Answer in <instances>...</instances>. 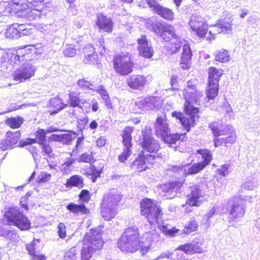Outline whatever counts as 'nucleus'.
<instances>
[{"label":"nucleus","instance_id":"f257e3e1","mask_svg":"<svg viewBox=\"0 0 260 260\" xmlns=\"http://www.w3.org/2000/svg\"><path fill=\"white\" fill-rule=\"evenodd\" d=\"M183 94L185 100L184 110L186 116H184L181 112L176 111L173 112L172 116L179 120L184 128L189 132L191 128L195 126L196 121L199 118V109L194 107L192 104L199 105L200 100L203 96V93L197 91L194 85H188L183 90Z\"/></svg>","mask_w":260,"mask_h":260},{"label":"nucleus","instance_id":"f03ea898","mask_svg":"<svg viewBox=\"0 0 260 260\" xmlns=\"http://www.w3.org/2000/svg\"><path fill=\"white\" fill-rule=\"evenodd\" d=\"M37 56V49L34 46L28 45L19 48L14 56L16 61L23 62L15 71L14 79L16 81L23 82L30 79L35 73L36 66H32L28 61L35 59Z\"/></svg>","mask_w":260,"mask_h":260},{"label":"nucleus","instance_id":"7ed1b4c3","mask_svg":"<svg viewBox=\"0 0 260 260\" xmlns=\"http://www.w3.org/2000/svg\"><path fill=\"white\" fill-rule=\"evenodd\" d=\"M155 131L156 134L160 136L164 142L175 151L183 152L184 150V136L180 134H171L167 118L158 117L156 119Z\"/></svg>","mask_w":260,"mask_h":260},{"label":"nucleus","instance_id":"20e7f679","mask_svg":"<svg viewBox=\"0 0 260 260\" xmlns=\"http://www.w3.org/2000/svg\"><path fill=\"white\" fill-rule=\"evenodd\" d=\"M104 244L101 232L91 229L85 235L80 251V260H90L94 253L99 251Z\"/></svg>","mask_w":260,"mask_h":260},{"label":"nucleus","instance_id":"39448f33","mask_svg":"<svg viewBox=\"0 0 260 260\" xmlns=\"http://www.w3.org/2000/svg\"><path fill=\"white\" fill-rule=\"evenodd\" d=\"M121 199L120 193L112 189L105 193L101 204V213L107 221L114 218L117 214V206Z\"/></svg>","mask_w":260,"mask_h":260},{"label":"nucleus","instance_id":"423d86ee","mask_svg":"<svg viewBox=\"0 0 260 260\" xmlns=\"http://www.w3.org/2000/svg\"><path fill=\"white\" fill-rule=\"evenodd\" d=\"M138 228L135 226L126 229L118 241L117 246L122 251L134 252L140 246Z\"/></svg>","mask_w":260,"mask_h":260},{"label":"nucleus","instance_id":"0eeeda50","mask_svg":"<svg viewBox=\"0 0 260 260\" xmlns=\"http://www.w3.org/2000/svg\"><path fill=\"white\" fill-rule=\"evenodd\" d=\"M141 214L145 216L151 225L160 223L162 219L163 212L156 202L145 199L141 203Z\"/></svg>","mask_w":260,"mask_h":260},{"label":"nucleus","instance_id":"6e6552de","mask_svg":"<svg viewBox=\"0 0 260 260\" xmlns=\"http://www.w3.org/2000/svg\"><path fill=\"white\" fill-rule=\"evenodd\" d=\"M4 216L10 225H15L21 231L28 230L30 228V221L18 207H10Z\"/></svg>","mask_w":260,"mask_h":260},{"label":"nucleus","instance_id":"1a4fd4ad","mask_svg":"<svg viewBox=\"0 0 260 260\" xmlns=\"http://www.w3.org/2000/svg\"><path fill=\"white\" fill-rule=\"evenodd\" d=\"M197 153L202 156L203 161L194 163L192 165H186L183 168V173L185 175H194L203 170L206 166L208 165L212 159V154L208 149H199Z\"/></svg>","mask_w":260,"mask_h":260},{"label":"nucleus","instance_id":"9d476101","mask_svg":"<svg viewBox=\"0 0 260 260\" xmlns=\"http://www.w3.org/2000/svg\"><path fill=\"white\" fill-rule=\"evenodd\" d=\"M114 69L121 76L128 75L133 72V63L128 53H122L113 59Z\"/></svg>","mask_w":260,"mask_h":260},{"label":"nucleus","instance_id":"9b49d317","mask_svg":"<svg viewBox=\"0 0 260 260\" xmlns=\"http://www.w3.org/2000/svg\"><path fill=\"white\" fill-rule=\"evenodd\" d=\"M189 24L192 32L197 37L200 38L205 37L208 29V25L204 17L197 14H193L191 16Z\"/></svg>","mask_w":260,"mask_h":260},{"label":"nucleus","instance_id":"f8f14e48","mask_svg":"<svg viewBox=\"0 0 260 260\" xmlns=\"http://www.w3.org/2000/svg\"><path fill=\"white\" fill-rule=\"evenodd\" d=\"M133 130V127L126 126L122 132V143L124 148L122 153L118 155V160L121 162H124L132 154V137L131 133Z\"/></svg>","mask_w":260,"mask_h":260},{"label":"nucleus","instance_id":"ddd939ff","mask_svg":"<svg viewBox=\"0 0 260 260\" xmlns=\"http://www.w3.org/2000/svg\"><path fill=\"white\" fill-rule=\"evenodd\" d=\"M229 208V221H233L243 216L245 212L244 201L240 198H235Z\"/></svg>","mask_w":260,"mask_h":260},{"label":"nucleus","instance_id":"4468645a","mask_svg":"<svg viewBox=\"0 0 260 260\" xmlns=\"http://www.w3.org/2000/svg\"><path fill=\"white\" fill-rule=\"evenodd\" d=\"M142 138L140 139L139 144L143 149L150 153L156 152L160 148L158 142L146 132H142Z\"/></svg>","mask_w":260,"mask_h":260},{"label":"nucleus","instance_id":"2eb2a0df","mask_svg":"<svg viewBox=\"0 0 260 260\" xmlns=\"http://www.w3.org/2000/svg\"><path fill=\"white\" fill-rule=\"evenodd\" d=\"M155 158L154 155H144L142 150L136 158L131 165V168L133 171L141 172L145 171L148 168V164Z\"/></svg>","mask_w":260,"mask_h":260},{"label":"nucleus","instance_id":"dca6fc26","mask_svg":"<svg viewBox=\"0 0 260 260\" xmlns=\"http://www.w3.org/2000/svg\"><path fill=\"white\" fill-rule=\"evenodd\" d=\"M206 184H196L190 187V193L187 196L186 205L189 206H199L198 200L205 193Z\"/></svg>","mask_w":260,"mask_h":260},{"label":"nucleus","instance_id":"f3484780","mask_svg":"<svg viewBox=\"0 0 260 260\" xmlns=\"http://www.w3.org/2000/svg\"><path fill=\"white\" fill-rule=\"evenodd\" d=\"M135 104L143 111H148L158 109L162 104V101L158 96H148L136 101Z\"/></svg>","mask_w":260,"mask_h":260},{"label":"nucleus","instance_id":"a211bd4d","mask_svg":"<svg viewBox=\"0 0 260 260\" xmlns=\"http://www.w3.org/2000/svg\"><path fill=\"white\" fill-rule=\"evenodd\" d=\"M15 9L21 13V16L26 20L32 21L39 20L41 16L42 11L38 9H31L28 7L23 9L22 5H16Z\"/></svg>","mask_w":260,"mask_h":260},{"label":"nucleus","instance_id":"6ab92c4d","mask_svg":"<svg viewBox=\"0 0 260 260\" xmlns=\"http://www.w3.org/2000/svg\"><path fill=\"white\" fill-rule=\"evenodd\" d=\"M182 185L183 183L181 182H172L164 184L162 186L163 196L168 199L175 198Z\"/></svg>","mask_w":260,"mask_h":260},{"label":"nucleus","instance_id":"aec40b11","mask_svg":"<svg viewBox=\"0 0 260 260\" xmlns=\"http://www.w3.org/2000/svg\"><path fill=\"white\" fill-rule=\"evenodd\" d=\"M139 54L145 58H150L152 57L154 51L145 36H142L137 40Z\"/></svg>","mask_w":260,"mask_h":260},{"label":"nucleus","instance_id":"412c9836","mask_svg":"<svg viewBox=\"0 0 260 260\" xmlns=\"http://www.w3.org/2000/svg\"><path fill=\"white\" fill-rule=\"evenodd\" d=\"M209 127L215 137L226 136L231 133H235L232 126L223 125L220 122H212L209 124Z\"/></svg>","mask_w":260,"mask_h":260},{"label":"nucleus","instance_id":"4be33fe9","mask_svg":"<svg viewBox=\"0 0 260 260\" xmlns=\"http://www.w3.org/2000/svg\"><path fill=\"white\" fill-rule=\"evenodd\" d=\"M146 77L142 75H132L125 80L127 85L133 89H141L146 82Z\"/></svg>","mask_w":260,"mask_h":260},{"label":"nucleus","instance_id":"5701e85b","mask_svg":"<svg viewBox=\"0 0 260 260\" xmlns=\"http://www.w3.org/2000/svg\"><path fill=\"white\" fill-rule=\"evenodd\" d=\"M232 30V24L231 23L222 21L218 24L214 25L212 29L209 31L210 37H207V39L210 41L214 39L215 35L220 33L229 34Z\"/></svg>","mask_w":260,"mask_h":260},{"label":"nucleus","instance_id":"b1692460","mask_svg":"<svg viewBox=\"0 0 260 260\" xmlns=\"http://www.w3.org/2000/svg\"><path fill=\"white\" fill-rule=\"evenodd\" d=\"M150 29L156 34L160 35L162 37L166 32L170 35H174V28L172 26L161 22H157L151 24Z\"/></svg>","mask_w":260,"mask_h":260},{"label":"nucleus","instance_id":"393cba45","mask_svg":"<svg viewBox=\"0 0 260 260\" xmlns=\"http://www.w3.org/2000/svg\"><path fill=\"white\" fill-rule=\"evenodd\" d=\"M96 24L100 29L107 32H110L113 29V22L110 17L99 14L97 16Z\"/></svg>","mask_w":260,"mask_h":260},{"label":"nucleus","instance_id":"a878e982","mask_svg":"<svg viewBox=\"0 0 260 260\" xmlns=\"http://www.w3.org/2000/svg\"><path fill=\"white\" fill-rule=\"evenodd\" d=\"M84 58L83 60L85 63L98 64V55L94 52V48L93 46L88 45L83 48Z\"/></svg>","mask_w":260,"mask_h":260},{"label":"nucleus","instance_id":"bb28decb","mask_svg":"<svg viewBox=\"0 0 260 260\" xmlns=\"http://www.w3.org/2000/svg\"><path fill=\"white\" fill-rule=\"evenodd\" d=\"M192 52L189 44L185 43L183 46V51L180 58L181 67L184 69H187L190 64Z\"/></svg>","mask_w":260,"mask_h":260},{"label":"nucleus","instance_id":"cd10ccee","mask_svg":"<svg viewBox=\"0 0 260 260\" xmlns=\"http://www.w3.org/2000/svg\"><path fill=\"white\" fill-rule=\"evenodd\" d=\"M46 132L45 129L39 128L36 133V139H27L24 142V144L21 145L23 146L26 145H30L36 142H38L39 145L47 142Z\"/></svg>","mask_w":260,"mask_h":260},{"label":"nucleus","instance_id":"c85d7f7f","mask_svg":"<svg viewBox=\"0 0 260 260\" xmlns=\"http://www.w3.org/2000/svg\"><path fill=\"white\" fill-rule=\"evenodd\" d=\"M66 208L69 211L75 214H86L89 213V210L83 204H76L70 203L66 206Z\"/></svg>","mask_w":260,"mask_h":260},{"label":"nucleus","instance_id":"c756f323","mask_svg":"<svg viewBox=\"0 0 260 260\" xmlns=\"http://www.w3.org/2000/svg\"><path fill=\"white\" fill-rule=\"evenodd\" d=\"M158 234L157 233L154 232H146L145 233L141 241L142 247H149L152 242L157 239Z\"/></svg>","mask_w":260,"mask_h":260},{"label":"nucleus","instance_id":"7c9ffc66","mask_svg":"<svg viewBox=\"0 0 260 260\" xmlns=\"http://www.w3.org/2000/svg\"><path fill=\"white\" fill-rule=\"evenodd\" d=\"M236 139L235 133H231L227 137L214 139V145L216 147L220 145L226 146L227 144H233L235 142Z\"/></svg>","mask_w":260,"mask_h":260},{"label":"nucleus","instance_id":"2f4dec72","mask_svg":"<svg viewBox=\"0 0 260 260\" xmlns=\"http://www.w3.org/2000/svg\"><path fill=\"white\" fill-rule=\"evenodd\" d=\"M208 82L218 84L221 76L222 75V71L218 70L215 67H210L208 72Z\"/></svg>","mask_w":260,"mask_h":260},{"label":"nucleus","instance_id":"473e14b6","mask_svg":"<svg viewBox=\"0 0 260 260\" xmlns=\"http://www.w3.org/2000/svg\"><path fill=\"white\" fill-rule=\"evenodd\" d=\"M21 137L20 131L12 132H8L6 134V139L7 140L8 145L10 146L11 149L14 148L17 144Z\"/></svg>","mask_w":260,"mask_h":260},{"label":"nucleus","instance_id":"72a5a7b5","mask_svg":"<svg viewBox=\"0 0 260 260\" xmlns=\"http://www.w3.org/2000/svg\"><path fill=\"white\" fill-rule=\"evenodd\" d=\"M65 185L68 187H78L80 188H82L84 185L83 178L78 175H73L67 180Z\"/></svg>","mask_w":260,"mask_h":260},{"label":"nucleus","instance_id":"f704fd0d","mask_svg":"<svg viewBox=\"0 0 260 260\" xmlns=\"http://www.w3.org/2000/svg\"><path fill=\"white\" fill-rule=\"evenodd\" d=\"M156 224L161 232L170 236H173L178 231L175 228H173L170 224L165 223L163 219L160 220V223Z\"/></svg>","mask_w":260,"mask_h":260},{"label":"nucleus","instance_id":"c9c22d12","mask_svg":"<svg viewBox=\"0 0 260 260\" xmlns=\"http://www.w3.org/2000/svg\"><path fill=\"white\" fill-rule=\"evenodd\" d=\"M79 93L70 91L69 93V103L71 107L81 108Z\"/></svg>","mask_w":260,"mask_h":260},{"label":"nucleus","instance_id":"e433bc0d","mask_svg":"<svg viewBox=\"0 0 260 260\" xmlns=\"http://www.w3.org/2000/svg\"><path fill=\"white\" fill-rule=\"evenodd\" d=\"M173 38L171 39V47L170 51L172 54L176 53L181 46V42L179 37L174 31V35H171Z\"/></svg>","mask_w":260,"mask_h":260},{"label":"nucleus","instance_id":"4c0bfd02","mask_svg":"<svg viewBox=\"0 0 260 260\" xmlns=\"http://www.w3.org/2000/svg\"><path fill=\"white\" fill-rule=\"evenodd\" d=\"M218 86V84L208 82L207 96L209 99L213 100L217 95L219 89Z\"/></svg>","mask_w":260,"mask_h":260},{"label":"nucleus","instance_id":"58836bf2","mask_svg":"<svg viewBox=\"0 0 260 260\" xmlns=\"http://www.w3.org/2000/svg\"><path fill=\"white\" fill-rule=\"evenodd\" d=\"M23 119L21 117H15L8 118L6 121L7 124L12 128H18L23 123Z\"/></svg>","mask_w":260,"mask_h":260},{"label":"nucleus","instance_id":"ea45409f","mask_svg":"<svg viewBox=\"0 0 260 260\" xmlns=\"http://www.w3.org/2000/svg\"><path fill=\"white\" fill-rule=\"evenodd\" d=\"M19 32L15 24H13L7 29L5 34L7 38L18 39L21 37V35H20Z\"/></svg>","mask_w":260,"mask_h":260},{"label":"nucleus","instance_id":"a19ab883","mask_svg":"<svg viewBox=\"0 0 260 260\" xmlns=\"http://www.w3.org/2000/svg\"><path fill=\"white\" fill-rule=\"evenodd\" d=\"M215 60L221 62H226L230 60L228 51L221 49L215 52Z\"/></svg>","mask_w":260,"mask_h":260},{"label":"nucleus","instance_id":"79ce46f5","mask_svg":"<svg viewBox=\"0 0 260 260\" xmlns=\"http://www.w3.org/2000/svg\"><path fill=\"white\" fill-rule=\"evenodd\" d=\"M43 155L48 156L52 157L53 155L52 153V149L49 144L48 143L47 141L43 143V144H40Z\"/></svg>","mask_w":260,"mask_h":260},{"label":"nucleus","instance_id":"37998d69","mask_svg":"<svg viewBox=\"0 0 260 260\" xmlns=\"http://www.w3.org/2000/svg\"><path fill=\"white\" fill-rule=\"evenodd\" d=\"M198 227V222L194 220L189 221L187 225L184 227L183 232L185 234H189L190 233L196 231Z\"/></svg>","mask_w":260,"mask_h":260},{"label":"nucleus","instance_id":"c03bdc74","mask_svg":"<svg viewBox=\"0 0 260 260\" xmlns=\"http://www.w3.org/2000/svg\"><path fill=\"white\" fill-rule=\"evenodd\" d=\"M78 85L82 89H90L95 90V89L92 88V84L90 82L85 80L84 79H79L77 82Z\"/></svg>","mask_w":260,"mask_h":260},{"label":"nucleus","instance_id":"a18cd8bd","mask_svg":"<svg viewBox=\"0 0 260 260\" xmlns=\"http://www.w3.org/2000/svg\"><path fill=\"white\" fill-rule=\"evenodd\" d=\"M76 246L72 247L64 256L65 260H76L77 253Z\"/></svg>","mask_w":260,"mask_h":260},{"label":"nucleus","instance_id":"49530a36","mask_svg":"<svg viewBox=\"0 0 260 260\" xmlns=\"http://www.w3.org/2000/svg\"><path fill=\"white\" fill-rule=\"evenodd\" d=\"M193 246L191 243H187L183 245H180L176 249V251L181 250L184 251L187 254L193 253Z\"/></svg>","mask_w":260,"mask_h":260},{"label":"nucleus","instance_id":"de8ad7c7","mask_svg":"<svg viewBox=\"0 0 260 260\" xmlns=\"http://www.w3.org/2000/svg\"><path fill=\"white\" fill-rule=\"evenodd\" d=\"M93 159L92 155L87 153H83L78 159V161L90 163Z\"/></svg>","mask_w":260,"mask_h":260},{"label":"nucleus","instance_id":"09e8293b","mask_svg":"<svg viewBox=\"0 0 260 260\" xmlns=\"http://www.w3.org/2000/svg\"><path fill=\"white\" fill-rule=\"evenodd\" d=\"M76 49L72 46H69L66 48L63 51L64 56L72 57L76 55Z\"/></svg>","mask_w":260,"mask_h":260},{"label":"nucleus","instance_id":"8fccbe9b","mask_svg":"<svg viewBox=\"0 0 260 260\" xmlns=\"http://www.w3.org/2000/svg\"><path fill=\"white\" fill-rule=\"evenodd\" d=\"M79 198L83 202H88L90 199L89 191L85 189L82 190L79 194Z\"/></svg>","mask_w":260,"mask_h":260},{"label":"nucleus","instance_id":"3c124183","mask_svg":"<svg viewBox=\"0 0 260 260\" xmlns=\"http://www.w3.org/2000/svg\"><path fill=\"white\" fill-rule=\"evenodd\" d=\"M58 233L60 238H64L66 236V226L63 223H59L58 225Z\"/></svg>","mask_w":260,"mask_h":260},{"label":"nucleus","instance_id":"603ef678","mask_svg":"<svg viewBox=\"0 0 260 260\" xmlns=\"http://www.w3.org/2000/svg\"><path fill=\"white\" fill-rule=\"evenodd\" d=\"M36 244L35 241H33L29 244L26 245V249L28 251L29 253L31 255H34L36 254Z\"/></svg>","mask_w":260,"mask_h":260},{"label":"nucleus","instance_id":"864d4df0","mask_svg":"<svg viewBox=\"0 0 260 260\" xmlns=\"http://www.w3.org/2000/svg\"><path fill=\"white\" fill-rule=\"evenodd\" d=\"M229 168V165L224 164L217 169V172L219 174L222 176H225L229 173L228 170Z\"/></svg>","mask_w":260,"mask_h":260},{"label":"nucleus","instance_id":"5fc2aeb1","mask_svg":"<svg viewBox=\"0 0 260 260\" xmlns=\"http://www.w3.org/2000/svg\"><path fill=\"white\" fill-rule=\"evenodd\" d=\"M101 171L98 170L94 166L91 169V179L93 182H95L96 179L100 176Z\"/></svg>","mask_w":260,"mask_h":260},{"label":"nucleus","instance_id":"6e6d98bb","mask_svg":"<svg viewBox=\"0 0 260 260\" xmlns=\"http://www.w3.org/2000/svg\"><path fill=\"white\" fill-rule=\"evenodd\" d=\"M191 245L193 246L192 248L193 249V253H199L201 251V245L202 243L199 242L197 240H194L191 242Z\"/></svg>","mask_w":260,"mask_h":260},{"label":"nucleus","instance_id":"4d7b16f0","mask_svg":"<svg viewBox=\"0 0 260 260\" xmlns=\"http://www.w3.org/2000/svg\"><path fill=\"white\" fill-rule=\"evenodd\" d=\"M222 108L225 112L226 115L231 116V113H233V110L230 104L227 101L224 102Z\"/></svg>","mask_w":260,"mask_h":260},{"label":"nucleus","instance_id":"13d9d810","mask_svg":"<svg viewBox=\"0 0 260 260\" xmlns=\"http://www.w3.org/2000/svg\"><path fill=\"white\" fill-rule=\"evenodd\" d=\"M88 118L87 117H84L82 118L79 119L78 120V128L82 131V129L84 128L86 124L88 122Z\"/></svg>","mask_w":260,"mask_h":260},{"label":"nucleus","instance_id":"bf43d9fd","mask_svg":"<svg viewBox=\"0 0 260 260\" xmlns=\"http://www.w3.org/2000/svg\"><path fill=\"white\" fill-rule=\"evenodd\" d=\"M44 1V0H26L24 3L25 4V5H23V4H22L21 3H20V4L22 5V8L24 9V8L28 7L29 4L36 6L37 5L36 3L39 2L42 3Z\"/></svg>","mask_w":260,"mask_h":260},{"label":"nucleus","instance_id":"052dcab7","mask_svg":"<svg viewBox=\"0 0 260 260\" xmlns=\"http://www.w3.org/2000/svg\"><path fill=\"white\" fill-rule=\"evenodd\" d=\"M73 138L72 135L69 134H62V140L61 142L69 144L71 141L73 140Z\"/></svg>","mask_w":260,"mask_h":260},{"label":"nucleus","instance_id":"680f3d73","mask_svg":"<svg viewBox=\"0 0 260 260\" xmlns=\"http://www.w3.org/2000/svg\"><path fill=\"white\" fill-rule=\"evenodd\" d=\"M217 207L215 206H214L212 209L210 210L209 212L205 215V217L207 220L210 219L213 216L217 213Z\"/></svg>","mask_w":260,"mask_h":260},{"label":"nucleus","instance_id":"e2e57ef3","mask_svg":"<svg viewBox=\"0 0 260 260\" xmlns=\"http://www.w3.org/2000/svg\"><path fill=\"white\" fill-rule=\"evenodd\" d=\"M12 232L9 230H7L0 226V236L8 237L10 238L12 236Z\"/></svg>","mask_w":260,"mask_h":260},{"label":"nucleus","instance_id":"0e129e2a","mask_svg":"<svg viewBox=\"0 0 260 260\" xmlns=\"http://www.w3.org/2000/svg\"><path fill=\"white\" fill-rule=\"evenodd\" d=\"M51 178V175L49 174H42L39 180L40 182H45L49 181Z\"/></svg>","mask_w":260,"mask_h":260},{"label":"nucleus","instance_id":"69168bd1","mask_svg":"<svg viewBox=\"0 0 260 260\" xmlns=\"http://www.w3.org/2000/svg\"><path fill=\"white\" fill-rule=\"evenodd\" d=\"M8 144L6 139L4 141H1L0 142V148L4 150L11 149L10 146H9Z\"/></svg>","mask_w":260,"mask_h":260},{"label":"nucleus","instance_id":"338daca9","mask_svg":"<svg viewBox=\"0 0 260 260\" xmlns=\"http://www.w3.org/2000/svg\"><path fill=\"white\" fill-rule=\"evenodd\" d=\"M52 104L53 103H56L57 104H58V103H60V105L59 106V107L58 108V109H62L68 106L67 104H64L63 103L61 102L59 98H54L52 101Z\"/></svg>","mask_w":260,"mask_h":260},{"label":"nucleus","instance_id":"774afa93","mask_svg":"<svg viewBox=\"0 0 260 260\" xmlns=\"http://www.w3.org/2000/svg\"><path fill=\"white\" fill-rule=\"evenodd\" d=\"M50 139L54 141L61 142L62 140V134H61V135L52 134L50 136Z\"/></svg>","mask_w":260,"mask_h":260}]
</instances>
